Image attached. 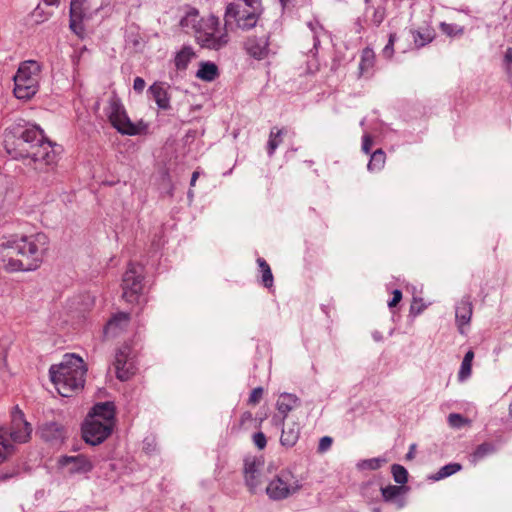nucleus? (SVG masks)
<instances>
[{
    "mask_svg": "<svg viewBox=\"0 0 512 512\" xmlns=\"http://www.w3.org/2000/svg\"><path fill=\"white\" fill-rule=\"evenodd\" d=\"M198 177H199V172L198 171H194L192 173V177H191V181H190V185L191 186H195V183H196Z\"/></svg>",
    "mask_w": 512,
    "mask_h": 512,
    "instance_id": "obj_55",
    "label": "nucleus"
},
{
    "mask_svg": "<svg viewBox=\"0 0 512 512\" xmlns=\"http://www.w3.org/2000/svg\"><path fill=\"white\" fill-rule=\"evenodd\" d=\"M143 267L129 264L122 279V298L130 304L139 303L143 289Z\"/></svg>",
    "mask_w": 512,
    "mask_h": 512,
    "instance_id": "obj_10",
    "label": "nucleus"
},
{
    "mask_svg": "<svg viewBox=\"0 0 512 512\" xmlns=\"http://www.w3.org/2000/svg\"><path fill=\"white\" fill-rule=\"evenodd\" d=\"M269 34L262 37L252 36L247 38L244 48L248 55L257 60L267 57L269 52Z\"/></svg>",
    "mask_w": 512,
    "mask_h": 512,
    "instance_id": "obj_15",
    "label": "nucleus"
},
{
    "mask_svg": "<svg viewBox=\"0 0 512 512\" xmlns=\"http://www.w3.org/2000/svg\"><path fill=\"white\" fill-rule=\"evenodd\" d=\"M299 405V398L295 394L291 393L280 394L276 402L277 410L280 414L283 415V418H285L290 411Z\"/></svg>",
    "mask_w": 512,
    "mask_h": 512,
    "instance_id": "obj_21",
    "label": "nucleus"
},
{
    "mask_svg": "<svg viewBox=\"0 0 512 512\" xmlns=\"http://www.w3.org/2000/svg\"><path fill=\"white\" fill-rule=\"evenodd\" d=\"M60 464L63 466H71L70 472L72 473L89 472L93 468L91 460L83 454L76 456H64L61 458Z\"/></svg>",
    "mask_w": 512,
    "mask_h": 512,
    "instance_id": "obj_18",
    "label": "nucleus"
},
{
    "mask_svg": "<svg viewBox=\"0 0 512 512\" xmlns=\"http://www.w3.org/2000/svg\"><path fill=\"white\" fill-rule=\"evenodd\" d=\"M31 159L36 169H44L53 166L57 161V154L55 153L51 142L44 139L36 141L29 151L27 159Z\"/></svg>",
    "mask_w": 512,
    "mask_h": 512,
    "instance_id": "obj_12",
    "label": "nucleus"
},
{
    "mask_svg": "<svg viewBox=\"0 0 512 512\" xmlns=\"http://www.w3.org/2000/svg\"><path fill=\"white\" fill-rule=\"evenodd\" d=\"M373 144V140L370 134L363 135V143H362V151L366 154L370 153L371 147Z\"/></svg>",
    "mask_w": 512,
    "mask_h": 512,
    "instance_id": "obj_50",
    "label": "nucleus"
},
{
    "mask_svg": "<svg viewBox=\"0 0 512 512\" xmlns=\"http://www.w3.org/2000/svg\"><path fill=\"white\" fill-rule=\"evenodd\" d=\"M262 12L243 8L240 2H230L224 12L225 27L235 23L237 28L249 31L257 26Z\"/></svg>",
    "mask_w": 512,
    "mask_h": 512,
    "instance_id": "obj_9",
    "label": "nucleus"
},
{
    "mask_svg": "<svg viewBox=\"0 0 512 512\" xmlns=\"http://www.w3.org/2000/svg\"><path fill=\"white\" fill-rule=\"evenodd\" d=\"M245 9H251L257 12L264 11L262 0H239Z\"/></svg>",
    "mask_w": 512,
    "mask_h": 512,
    "instance_id": "obj_43",
    "label": "nucleus"
},
{
    "mask_svg": "<svg viewBox=\"0 0 512 512\" xmlns=\"http://www.w3.org/2000/svg\"><path fill=\"white\" fill-rule=\"evenodd\" d=\"M509 415L512 418V400H511V403L509 405Z\"/></svg>",
    "mask_w": 512,
    "mask_h": 512,
    "instance_id": "obj_59",
    "label": "nucleus"
},
{
    "mask_svg": "<svg viewBox=\"0 0 512 512\" xmlns=\"http://www.w3.org/2000/svg\"><path fill=\"white\" fill-rule=\"evenodd\" d=\"M195 57V52L191 46H183L174 58V64L177 70H185L190 61Z\"/></svg>",
    "mask_w": 512,
    "mask_h": 512,
    "instance_id": "obj_24",
    "label": "nucleus"
},
{
    "mask_svg": "<svg viewBox=\"0 0 512 512\" xmlns=\"http://www.w3.org/2000/svg\"><path fill=\"white\" fill-rule=\"evenodd\" d=\"M113 366L116 377L121 381H127L135 374V366L130 358V348L128 346H123L117 350Z\"/></svg>",
    "mask_w": 512,
    "mask_h": 512,
    "instance_id": "obj_14",
    "label": "nucleus"
},
{
    "mask_svg": "<svg viewBox=\"0 0 512 512\" xmlns=\"http://www.w3.org/2000/svg\"><path fill=\"white\" fill-rule=\"evenodd\" d=\"M291 1L292 0H279L281 8H282L283 11L286 9V7L289 5V3Z\"/></svg>",
    "mask_w": 512,
    "mask_h": 512,
    "instance_id": "obj_57",
    "label": "nucleus"
},
{
    "mask_svg": "<svg viewBox=\"0 0 512 512\" xmlns=\"http://www.w3.org/2000/svg\"><path fill=\"white\" fill-rule=\"evenodd\" d=\"M253 442L258 449L262 450L267 444L266 436L262 432H257L253 435Z\"/></svg>",
    "mask_w": 512,
    "mask_h": 512,
    "instance_id": "obj_48",
    "label": "nucleus"
},
{
    "mask_svg": "<svg viewBox=\"0 0 512 512\" xmlns=\"http://www.w3.org/2000/svg\"><path fill=\"white\" fill-rule=\"evenodd\" d=\"M46 5L57 6L60 0H43Z\"/></svg>",
    "mask_w": 512,
    "mask_h": 512,
    "instance_id": "obj_56",
    "label": "nucleus"
},
{
    "mask_svg": "<svg viewBox=\"0 0 512 512\" xmlns=\"http://www.w3.org/2000/svg\"><path fill=\"white\" fill-rule=\"evenodd\" d=\"M7 429V438L13 443H26L32 433V427L24 417V413L18 406L14 407L11 412V423Z\"/></svg>",
    "mask_w": 512,
    "mask_h": 512,
    "instance_id": "obj_11",
    "label": "nucleus"
},
{
    "mask_svg": "<svg viewBox=\"0 0 512 512\" xmlns=\"http://www.w3.org/2000/svg\"><path fill=\"white\" fill-rule=\"evenodd\" d=\"M202 20L203 17L199 16V10L194 7H189L185 15L181 18L179 24L184 29L191 28L195 36L196 30L198 29Z\"/></svg>",
    "mask_w": 512,
    "mask_h": 512,
    "instance_id": "obj_23",
    "label": "nucleus"
},
{
    "mask_svg": "<svg viewBox=\"0 0 512 512\" xmlns=\"http://www.w3.org/2000/svg\"><path fill=\"white\" fill-rule=\"evenodd\" d=\"M152 96H170L173 94L170 86L165 82H155L149 87Z\"/></svg>",
    "mask_w": 512,
    "mask_h": 512,
    "instance_id": "obj_34",
    "label": "nucleus"
},
{
    "mask_svg": "<svg viewBox=\"0 0 512 512\" xmlns=\"http://www.w3.org/2000/svg\"><path fill=\"white\" fill-rule=\"evenodd\" d=\"M299 435L300 427L298 423L292 422L283 427L280 442L283 446L293 447L297 443Z\"/></svg>",
    "mask_w": 512,
    "mask_h": 512,
    "instance_id": "obj_22",
    "label": "nucleus"
},
{
    "mask_svg": "<svg viewBox=\"0 0 512 512\" xmlns=\"http://www.w3.org/2000/svg\"><path fill=\"white\" fill-rule=\"evenodd\" d=\"M461 470V465L458 463H450L443 466L437 474L433 477L434 480H440L455 474Z\"/></svg>",
    "mask_w": 512,
    "mask_h": 512,
    "instance_id": "obj_35",
    "label": "nucleus"
},
{
    "mask_svg": "<svg viewBox=\"0 0 512 512\" xmlns=\"http://www.w3.org/2000/svg\"><path fill=\"white\" fill-rule=\"evenodd\" d=\"M473 358H474V352L472 350H469L465 354L463 361L461 363V366H460V370L458 373V378L460 381L467 379L471 375Z\"/></svg>",
    "mask_w": 512,
    "mask_h": 512,
    "instance_id": "obj_31",
    "label": "nucleus"
},
{
    "mask_svg": "<svg viewBox=\"0 0 512 512\" xmlns=\"http://www.w3.org/2000/svg\"><path fill=\"white\" fill-rule=\"evenodd\" d=\"M376 55L372 48L365 47L360 54L358 77L369 79L375 73Z\"/></svg>",
    "mask_w": 512,
    "mask_h": 512,
    "instance_id": "obj_16",
    "label": "nucleus"
},
{
    "mask_svg": "<svg viewBox=\"0 0 512 512\" xmlns=\"http://www.w3.org/2000/svg\"><path fill=\"white\" fill-rule=\"evenodd\" d=\"M333 443V440L329 436H324L320 439L319 445H318V451L320 453H323L330 449L331 445Z\"/></svg>",
    "mask_w": 512,
    "mask_h": 512,
    "instance_id": "obj_49",
    "label": "nucleus"
},
{
    "mask_svg": "<svg viewBox=\"0 0 512 512\" xmlns=\"http://www.w3.org/2000/svg\"><path fill=\"white\" fill-rule=\"evenodd\" d=\"M408 490L406 486L388 485L381 488V494L386 502L395 501L399 509L403 508L406 504L404 498H400Z\"/></svg>",
    "mask_w": 512,
    "mask_h": 512,
    "instance_id": "obj_20",
    "label": "nucleus"
},
{
    "mask_svg": "<svg viewBox=\"0 0 512 512\" xmlns=\"http://www.w3.org/2000/svg\"><path fill=\"white\" fill-rule=\"evenodd\" d=\"M228 27H221L218 16L210 14L203 17L196 30L195 42L203 49L219 51L226 47L230 41Z\"/></svg>",
    "mask_w": 512,
    "mask_h": 512,
    "instance_id": "obj_5",
    "label": "nucleus"
},
{
    "mask_svg": "<svg viewBox=\"0 0 512 512\" xmlns=\"http://www.w3.org/2000/svg\"><path fill=\"white\" fill-rule=\"evenodd\" d=\"M264 462L255 456L247 457L244 460V479L249 492L256 494L262 490V470Z\"/></svg>",
    "mask_w": 512,
    "mask_h": 512,
    "instance_id": "obj_13",
    "label": "nucleus"
},
{
    "mask_svg": "<svg viewBox=\"0 0 512 512\" xmlns=\"http://www.w3.org/2000/svg\"><path fill=\"white\" fill-rule=\"evenodd\" d=\"M257 263L260 267V270L262 272V283L266 288H270L273 286V274L271 271V268L269 264L266 262L263 258H258Z\"/></svg>",
    "mask_w": 512,
    "mask_h": 512,
    "instance_id": "obj_32",
    "label": "nucleus"
},
{
    "mask_svg": "<svg viewBox=\"0 0 512 512\" xmlns=\"http://www.w3.org/2000/svg\"><path fill=\"white\" fill-rule=\"evenodd\" d=\"M414 44L417 48L424 47L434 39V31L430 28L411 30Z\"/></svg>",
    "mask_w": 512,
    "mask_h": 512,
    "instance_id": "obj_26",
    "label": "nucleus"
},
{
    "mask_svg": "<svg viewBox=\"0 0 512 512\" xmlns=\"http://www.w3.org/2000/svg\"><path fill=\"white\" fill-rule=\"evenodd\" d=\"M43 131L37 126L12 124L5 129L4 147L13 158L27 159L36 141L42 140Z\"/></svg>",
    "mask_w": 512,
    "mask_h": 512,
    "instance_id": "obj_4",
    "label": "nucleus"
},
{
    "mask_svg": "<svg viewBox=\"0 0 512 512\" xmlns=\"http://www.w3.org/2000/svg\"><path fill=\"white\" fill-rule=\"evenodd\" d=\"M41 66L37 61L22 62L13 76V96H35L39 89Z\"/></svg>",
    "mask_w": 512,
    "mask_h": 512,
    "instance_id": "obj_7",
    "label": "nucleus"
},
{
    "mask_svg": "<svg viewBox=\"0 0 512 512\" xmlns=\"http://www.w3.org/2000/svg\"><path fill=\"white\" fill-rule=\"evenodd\" d=\"M83 17H73L70 18V29L78 36H82L84 33V26H83Z\"/></svg>",
    "mask_w": 512,
    "mask_h": 512,
    "instance_id": "obj_42",
    "label": "nucleus"
},
{
    "mask_svg": "<svg viewBox=\"0 0 512 512\" xmlns=\"http://www.w3.org/2000/svg\"><path fill=\"white\" fill-rule=\"evenodd\" d=\"M145 85H146V83H145L144 79H142L141 77H136L134 79L133 89L137 94H140L143 92Z\"/></svg>",
    "mask_w": 512,
    "mask_h": 512,
    "instance_id": "obj_52",
    "label": "nucleus"
},
{
    "mask_svg": "<svg viewBox=\"0 0 512 512\" xmlns=\"http://www.w3.org/2000/svg\"><path fill=\"white\" fill-rule=\"evenodd\" d=\"M7 429L0 427V463L14 453V445L7 438Z\"/></svg>",
    "mask_w": 512,
    "mask_h": 512,
    "instance_id": "obj_28",
    "label": "nucleus"
},
{
    "mask_svg": "<svg viewBox=\"0 0 512 512\" xmlns=\"http://www.w3.org/2000/svg\"><path fill=\"white\" fill-rule=\"evenodd\" d=\"M386 161V154L382 149H377L371 155L370 161L367 165L368 170L371 172L380 171Z\"/></svg>",
    "mask_w": 512,
    "mask_h": 512,
    "instance_id": "obj_30",
    "label": "nucleus"
},
{
    "mask_svg": "<svg viewBox=\"0 0 512 512\" xmlns=\"http://www.w3.org/2000/svg\"><path fill=\"white\" fill-rule=\"evenodd\" d=\"M472 312L473 306L470 296H466L458 303L455 312L456 322L461 334H464L463 327L470 323Z\"/></svg>",
    "mask_w": 512,
    "mask_h": 512,
    "instance_id": "obj_19",
    "label": "nucleus"
},
{
    "mask_svg": "<svg viewBox=\"0 0 512 512\" xmlns=\"http://www.w3.org/2000/svg\"><path fill=\"white\" fill-rule=\"evenodd\" d=\"M448 423L453 428H460L469 423V421L460 414L451 413L448 416Z\"/></svg>",
    "mask_w": 512,
    "mask_h": 512,
    "instance_id": "obj_41",
    "label": "nucleus"
},
{
    "mask_svg": "<svg viewBox=\"0 0 512 512\" xmlns=\"http://www.w3.org/2000/svg\"><path fill=\"white\" fill-rule=\"evenodd\" d=\"M391 472L394 481L400 484L399 486H404V484L408 481V472L402 465L393 464L391 467Z\"/></svg>",
    "mask_w": 512,
    "mask_h": 512,
    "instance_id": "obj_33",
    "label": "nucleus"
},
{
    "mask_svg": "<svg viewBox=\"0 0 512 512\" xmlns=\"http://www.w3.org/2000/svg\"><path fill=\"white\" fill-rule=\"evenodd\" d=\"M301 489L298 478L288 470H282L266 486L265 491L271 500L287 499Z\"/></svg>",
    "mask_w": 512,
    "mask_h": 512,
    "instance_id": "obj_8",
    "label": "nucleus"
},
{
    "mask_svg": "<svg viewBox=\"0 0 512 512\" xmlns=\"http://www.w3.org/2000/svg\"><path fill=\"white\" fill-rule=\"evenodd\" d=\"M397 40V34L396 33H390L388 42L382 49V56L387 59H391L394 54V44Z\"/></svg>",
    "mask_w": 512,
    "mask_h": 512,
    "instance_id": "obj_39",
    "label": "nucleus"
},
{
    "mask_svg": "<svg viewBox=\"0 0 512 512\" xmlns=\"http://www.w3.org/2000/svg\"><path fill=\"white\" fill-rule=\"evenodd\" d=\"M373 10L372 22L375 26H379L385 19V9L383 7H371Z\"/></svg>",
    "mask_w": 512,
    "mask_h": 512,
    "instance_id": "obj_44",
    "label": "nucleus"
},
{
    "mask_svg": "<svg viewBox=\"0 0 512 512\" xmlns=\"http://www.w3.org/2000/svg\"><path fill=\"white\" fill-rule=\"evenodd\" d=\"M130 316L128 313L119 312L115 314L105 325L104 334L107 337H115L128 327Z\"/></svg>",
    "mask_w": 512,
    "mask_h": 512,
    "instance_id": "obj_17",
    "label": "nucleus"
},
{
    "mask_svg": "<svg viewBox=\"0 0 512 512\" xmlns=\"http://www.w3.org/2000/svg\"><path fill=\"white\" fill-rule=\"evenodd\" d=\"M307 26L310 29L313 38V48L310 50V53L315 55L320 46V37L324 35L326 31L318 20L309 21Z\"/></svg>",
    "mask_w": 512,
    "mask_h": 512,
    "instance_id": "obj_27",
    "label": "nucleus"
},
{
    "mask_svg": "<svg viewBox=\"0 0 512 512\" xmlns=\"http://www.w3.org/2000/svg\"><path fill=\"white\" fill-rule=\"evenodd\" d=\"M503 66L507 74L512 77V47L507 48L503 58Z\"/></svg>",
    "mask_w": 512,
    "mask_h": 512,
    "instance_id": "obj_45",
    "label": "nucleus"
},
{
    "mask_svg": "<svg viewBox=\"0 0 512 512\" xmlns=\"http://www.w3.org/2000/svg\"><path fill=\"white\" fill-rule=\"evenodd\" d=\"M392 299L388 302V306L389 308H394L396 307L399 302L402 300V292L398 289H395L393 292H392Z\"/></svg>",
    "mask_w": 512,
    "mask_h": 512,
    "instance_id": "obj_51",
    "label": "nucleus"
},
{
    "mask_svg": "<svg viewBox=\"0 0 512 512\" xmlns=\"http://www.w3.org/2000/svg\"><path fill=\"white\" fill-rule=\"evenodd\" d=\"M253 420V415L251 412L247 411V412H244L241 416V425H244L246 422L248 421H252Z\"/></svg>",
    "mask_w": 512,
    "mask_h": 512,
    "instance_id": "obj_54",
    "label": "nucleus"
},
{
    "mask_svg": "<svg viewBox=\"0 0 512 512\" xmlns=\"http://www.w3.org/2000/svg\"><path fill=\"white\" fill-rule=\"evenodd\" d=\"M263 396V388L257 387L253 389L248 398V403L251 405H256L260 402Z\"/></svg>",
    "mask_w": 512,
    "mask_h": 512,
    "instance_id": "obj_47",
    "label": "nucleus"
},
{
    "mask_svg": "<svg viewBox=\"0 0 512 512\" xmlns=\"http://www.w3.org/2000/svg\"><path fill=\"white\" fill-rule=\"evenodd\" d=\"M104 116L111 126L122 135H140L146 132L147 124L142 120L132 122L119 98H108L103 106Z\"/></svg>",
    "mask_w": 512,
    "mask_h": 512,
    "instance_id": "obj_6",
    "label": "nucleus"
},
{
    "mask_svg": "<svg viewBox=\"0 0 512 512\" xmlns=\"http://www.w3.org/2000/svg\"><path fill=\"white\" fill-rule=\"evenodd\" d=\"M439 27H440V30L445 35H447L449 37L459 36V35H462L463 32H464V28L462 26L457 25V24L441 22Z\"/></svg>",
    "mask_w": 512,
    "mask_h": 512,
    "instance_id": "obj_36",
    "label": "nucleus"
},
{
    "mask_svg": "<svg viewBox=\"0 0 512 512\" xmlns=\"http://www.w3.org/2000/svg\"><path fill=\"white\" fill-rule=\"evenodd\" d=\"M425 308L426 305L422 299L414 298L410 306V312L412 314L419 315L424 311Z\"/></svg>",
    "mask_w": 512,
    "mask_h": 512,
    "instance_id": "obj_46",
    "label": "nucleus"
},
{
    "mask_svg": "<svg viewBox=\"0 0 512 512\" xmlns=\"http://www.w3.org/2000/svg\"><path fill=\"white\" fill-rule=\"evenodd\" d=\"M287 133L285 128L278 129L274 127L271 129L268 141V154L272 155L277 147L282 143V137Z\"/></svg>",
    "mask_w": 512,
    "mask_h": 512,
    "instance_id": "obj_29",
    "label": "nucleus"
},
{
    "mask_svg": "<svg viewBox=\"0 0 512 512\" xmlns=\"http://www.w3.org/2000/svg\"><path fill=\"white\" fill-rule=\"evenodd\" d=\"M415 449V445H412L410 447V451L407 453L406 457L407 459H412L413 458V450Z\"/></svg>",
    "mask_w": 512,
    "mask_h": 512,
    "instance_id": "obj_58",
    "label": "nucleus"
},
{
    "mask_svg": "<svg viewBox=\"0 0 512 512\" xmlns=\"http://www.w3.org/2000/svg\"><path fill=\"white\" fill-rule=\"evenodd\" d=\"M155 99H156L157 105L160 108H162V109L168 108L170 98H155Z\"/></svg>",
    "mask_w": 512,
    "mask_h": 512,
    "instance_id": "obj_53",
    "label": "nucleus"
},
{
    "mask_svg": "<svg viewBox=\"0 0 512 512\" xmlns=\"http://www.w3.org/2000/svg\"><path fill=\"white\" fill-rule=\"evenodd\" d=\"M219 75L218 67L215 63L206 61L201 62L196 76L204 81H213Z\"/></svg>",
    "mask_w": 512,
    "mask_h": 512,
    "instance_id": "obj_25",
    "label": "nucleus"
},
{
    "mask_svg": "<svg viewBox=\"0 0 512 512\" xmlns=\"http://www.w3.org/2000/svg\"><path fill=\"white\" fill-rule=\"evenodd\" d=\"M48 249V238L37 233L0 244V269L8 272L36 269Z\"/></svg>",
    "mask_w": 512,
    "mask_h": 512,
    "instance_id": "obj_1",
    "label": "nucleus"
},
{
    "mask_svg": "<svg viewBox=\"0 0 512 512\" xmlns=\"http://www.w3.org/2000/svg\"><path fill=\"white\" fill-rule=\"evenodd\" d=\"M386 460L382 458H371L362 460L357 464L358 469L360 470H377L379 469Z\"/></svg>",
    "mask_w": 512,
    "mask_h": 512,
    "instance_id": "obj_37",
    "label": "nucleus"
},
{
    "mask_svg": "<svg viewBox=\"0 0 512 512\" xmlns=\"http://www.w3.org/2000/svg\"><path fill=\"white\" fill-rule=\"evenodd\" d=\"M494 446L490 443H482L479 445L473 453L474 461L480 460L488 454L493 453Z\"/></svg>",
    "mask_w": 512,
    "mask_h": 512,
    "instance_id": "obj_38",
    "label": "nucleus"
},
{
    "mask_svg": "<svg viewBox=\"0 0 512 512\" xmlns=\"http://www.w3.org/2000/svg\"><path fill=\"white\" fill-rule=\"evenodd\" d=\"M86 365L82 358L75 354H66L58 365L50 367V379L58 393L70 397L84 386Z\"/></svg>",
    "mask_w": 512,
    "mask_h": 512,
    "instance_id": "obj_2",
    "label": "nucleus"
},
{
    "mask_svg": "<svg viewBox=\"0 0 512 512\" xmlns=\"http://www.w3.org/2000/svg\"><path fill=\"white\" fill-rule=\"evenodd\" d=\"M83 2H84V0H71V2H70V18L84 17Z\"/></svg>",
    "mask_w": 512,
    "mask_h": 512,
    "instance_id": "obj_40",
    "label": "nucleus"
},
{
    "mask_svg": "<svg viewBox=\"0 0 512 512\" xmlns=\"http://www.w3.org/2000/svg\"><path fill=\"white\" fill-rule=\"evenodd\" d=\"M115 423L114 403H97L89 412L82 426L83 439L90 445H99L111 435Z\"/></svg>",
    "mask_w": 512,
    "mask_h": 512,
    "instance_id": "obj_3",
    "label": "nucleus"
},
{
    "mask_svg": "<svg viewBox=\"0 0 512 512\" xmlns=\"http://www.w3.org/2000/svg\"><path fill=\"white\" fill-rule=\"evenodd\" d=\"M39 11H40V8H39V7H37V8L35 9V12H34L35 16H38V15H39V13H40Z\"/></svg>",
    "mask_w": 512,
    "mask_h": 512,
    "instance_id": "obj_60",
    "label": "nucleus"
}]
</instances>
